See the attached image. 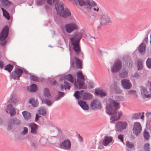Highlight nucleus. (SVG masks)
I'll use <instances>...</instances> for the list:
<instances>
[{
  "label": "nucleus",
  "instance_id": "1",
  "mask_svg": "<svg viewBox=\"0 0 151 151\" xmlns=\"http://www.w3.org/2000/svg\"><path fill=\"white\" fill-rule=\"evenodd\" d=\"M119 108V103L111 99H109L107 101L106 112L108 114H112Z\"/></svg>",
  "mask_w": 151,
  "mask_h": 151
},
{
  "label": "nucleus",
  "instance_id": "2",
  "mask_svg": "<svg viewBox=\"0 0 151 151\" xmlns=\"http://www.w3.org/2000/svg\"><path fill=\"white\" fill-rule=\"evenodd\" d=\"M82 35V34L79 33L70 39L71 44L73 47L76 55H78L81 51L79 43Z\"/></svg>",
  "mask_w": 151,
  "mask_h": 151
},
{
  "label": "nucleus",
  "instance_id": "3",
  "mask_svg": "<svg viewBox=\"0 0 151 151\" xmlns=\"http://www.w3.org/2000/svg\"><path fill=\"white\" fill-rule=\"evenodd\" d=\"M64 4L63 3H60L57 6H56L55 8L60 16L64 17H66L70 16L71 13L69 12L68 9L63 8Z\"/></svg>",
  "mask_w": 151,
  "mask_h": 151
},
{
  "label": "nucleus",
  "instance_id": "4",
  "mask_svg": "<svg viewBox=\"0 0 151 151\" xmlns=\"http://www.w3.org/2000/svg\"><path fill=\"white\" fill-rule=\"evenodd\" d=\"M9 30L8 26L5 25L1 31L0 35V44L1 46L4 45L6 44V40L8 36Z\"/></svg>",
  "mask_w": 151,
  "mask_h": 151
},
{
  "label": "nucleus",
  "instance_id": "5",
  "mask_svg": "<svg viewBox=\"0 0 151 151\" xmlns=\"http://www.w3.org/2000/svg\"><path fill=\"white\" fill-rule=\"evenodd\" d=\"M77 77V82L74 83L75 86L78 88H82L83 86V81L85 80V78L81 71H79L76 73Z\"/></svg>",
  "mask_w": 151,
  "mask_h": 151
},
{
  "label": "nucleus",
  "instance_id": "6",
  "mask_svg": "<svg viewBox=\"0 0 151 151\" xmlns=\"http://www.w3.org/2000/svg\"><path fill=\"white\" fill-rule=\"evenodd\" d=\"M83 91L82 90L80 93L78 91H76L74 94V96L77 99L81 98L83 100L90 99L92 98L91 94L88 93H83Z\"/></svg>",
  "mask_w": 151,
  "mask_h": 151
},
{
  "label": "nucleus",
  "instance_id": "7",
  "mask_svg": "<svg viewBox=\"0 0 151 151\" xmlns=\"http://www.w3.org/2000/svg\"><path fill=\"white\" fill-rule=\"evenodd\" d=\"M127 125L128 123L126 121H118L115 125V129L118 132H121L126 128Z\"/></svg>",
  "mask_w": 151,
  "mask_h": 151
},
{
  "label": "nucleus",
  "instance_id": "8",
  "mask_svg": "<svg viewBox=\"0 0 151 151\" xmlns=\"http://www.w3.org/2000/svg\"><path fill=\"white\" fill-rule=\"evenodd\" d=\"M122 67L121 61L119 60H116L114 62L111 68V71L113 73L118 72Z\"/></svg>",
  "mask_w": 151,
  "mask_h": 151
},
{
  "label": "nucleus",
  "instance_id": "9",
  "mask_svg": "<svg viewBox=\"0 0 151 151\" xmlns=\"http://www.w3.org/2000/svg\"><path fill=\"white\" fill-rule=\"evenodd\" d=\"M44 96L43 99L45 103L48 106L51 105L52 104V102L49 99L50 98L51 96L49 93L48 89L46 88L44 89Z\"/></svg>",
  "mask_w": 151,
  "mask_h": 151
},
{
  "label": "nucleus",
  "instance_id": "10",
  "mask_svg": "<svg viewBox=\"0 0 151 151\" xmlns=\"http://www.w3.org/2000/svg\"><path fill=\"white\" fill-rule=\"evenodd\" d=\"M133 131L136 135H138L140 134L142 131V126L139 122H135L134 123Z\"/></svg>",
  "mask_w": 151,
  "mask_h": 151
},
{
  "label": "nucleus",
  "instance_id": "11",
  "mask_svg": "<svg viewBox=\"0 0 151 151\" xmlns=\"http://www.w3.org/2000/svg\"><path fill=\"white\" fill-rule=\"evenodd\" d=\"M99 19L101 23L104 24H108L111 22V20L108 16V12L103 13L99 16Z\"/></svg>",
  "mask_w": 151,
  "mask_h": 151
},
{
  "label": "nucleus",
  "instance_id": "12",
  "mask_svg": "<svg viewBox=\"0 0 151 151\" xmlns=\"http://www.w3.org/2000/svg\"><path fill=\"white\" fill-rule=\"evenodd\" d=\"M123 116V112L121 111H118L116 113L115 115H112L110 117V122L111 123H114L115 122L117 121L122 117Z\"/></svg>",
  "mask_w": 151,
  "mask_h": 151
},
{
  "label": "nucleus",
  "instance_id": "13",
  "mask_svg": "<svg viewBox=\"0 0 151 151\" xmlns=\"http://www.w3.org/2000/svg\"><path fill=\"white\" fill-rule=\"evenodd\" d=\"M6 112L9 114L11 116H12L16 114V110L13 107L12 104L9 103L8 101L7 103L6 107Z\"/></svg>",
  "mask_w": 151,
  "mask_h": 151
},
{
  "label": "nucleus",
  "instance_id": "14",
  "mask_svg": "<svg viewBox=\"0 0 151 151\" xmlns=\"http://www.w3.org/2000/svg\"><path fill=\"white\" fill-rule=\"evenodd\" d=\"M23 73V71L18 68H15L12 72V76L14 80H19V78L21 76Z\"/></svg>",
  "mask_w": 151,
  "mask_h": 151
},
{
  "label": "nucleus",
  "instance_id": "15",
  "mask_svg": "<svg viewBox=\"0 0 151 151\" xmlns=\"http://www.w3.org/2000/svg\"><path fill=\"white\" fill-rule=\"evenodd\" d=\"M71 147V142L69 139L64 140L60 145V147L65 150H69Z\"/></svg>",
  "mask_w": 151,
  "mask_h": 151
},
{
  "label": "nucleus",
  "instance_id": "16",
  "mask_svg": "<svg viewBox=\"0 0 151 151\" xmlns=\"http://www.w3.org/2000/svg\"><path fill=\"white\" fill-rule=\"evenodd\" d=\"M72 67L76 69L81 68V62L80 60L77 58H74L71 61Z\"/></svg>",
  "mask_w": 151,
  "mask_h": 151
},
{
  "label": "nucleus",
  "instance_id": "17",
  "mask_svg": "<svg viewBox=\"0 0 151 151\" xmlns=\"http://www.w3.org/2000/svg\"><path fill=\"white\" fill-rule=\"evenodd\" d=\"M78 29L77 26L74 23L68 24L65 26V30L66 32L69 33H70L73 31Z\"/></svg>",
  "mask_w": 151,
  "mask_h": 151
},
{
  "label": "nucleus",
  "instance_id": "18",
  "mask_svg": "<svg viewBox=\"0 0 151 151\" xmlns=\"http://www.w3.org/2000/svg\"><path fill=\"white\" fill-rule=\"evenodd\" d=\"M113 140V139L112 137L108 136H105L102 141V144L104 146L106 147L112 142Z\"/></svg>",
  "mask_w": 151,
  "mask_h": 151
},
{
  "label": "nucleus",
  "instance_id": "19",
  "mask_svg": "<svg viewBox=\"0 0 151 151\" xmlns=\"http://www.w3.org/2000/svg\"><path fill=\"white\" fill-rule=\"evenodd\" d=\"M122 87L124 89H129L132 87V84L127 79H123L121 81Z\"/></svg>",
  "mask_w": 151,
  "mask_h": 151
},
{
  "label": "nucleus",
  "instance_id": "20",
  "mask_svg": "<svg viewBox=\"0 0 151 151\" xmlns=\"http://www.w3.org/2000/svg\"><path fill=\"white\" fill-rule=\"evenodd\" d=\"M21 121L16 118L11 119L9 122L8 128L10 129L13 124L17 125L21 123Z\"/></svg>",
  "mask_w": 151,
  "mask_h": 151
},
{
  "label": "nucleus",
  "instance_id": "21",
  "mask_svg": "<svg viewBox=\"0 0 151 151\" xmlns=\"http://www.w3.org/2000/svg\"><path fill=\"white\" fill-rule=\"evenodd\" d=\"M90 105L92 109H100L101 107V104L100 102L96 100H94L92 101Z\"/></svg>",
  "mask_w": 151,
  "mask_h": 151
},
{
  "label": "nucleus",
  "instance_id": "22",
  "mask_svg": "<svg viewBox=\"0 0 151 151\" xmlns=\"http://www.w3.org/2000/svg\"><path fill=\"white\" fill-rule=\"evenodd\" d=\"M20 101V99L15 95H12L8 101L9 103H12L14 104H18Z\"/></svg>",
  "mask_w": 151,
  "mask_h": 151
},
{
  "label": "nucleus",
  "instance_id": "23",
  "mask_svg": "<svg viewBox=\"0 0 151 151\" xmlns=\"http://www.w3.org/2000/svg\"><path fill=\"white\" fill-rule=\"evenodd\" d=\"M78 103L83 110H86L88 109L89 106L88 104H86V102L81 100L78 101Z\"/></svg>",
  "mask_w": 151,
  "mask_h": 151
},
{
  "label": "nucleus",
  "instance_id": "24",
  "mask_svg": "<svg viewBox=\"0 0 151 151\" xmlns=\"http://www.w3.org/2000/svg\"><path fill=\"white\" fill-rule=\"evenodd\" d=\"M29 126L31 129V132L34 134H37V130L38 128V126L34 123L30 124Z\"/></svg>",
  "mask_w": 151,
  "mask_h": 151
},
{
  "label": "nucleus",
  "instance_id": "25",
  "mask_svg": "<svg viewBox=\"0 0 151 151\" xmlns=\"http://www.w3.org/2000/svg\"><path fill=\"white\" fill-rule=\"evenodd\" d=\"M119 76L121 78H125L128 76V71L125 69H123L119 73Z\"/></svg>",
  "mask_w": 151,
  "mask_h": 151
},
{
  "label": "nucleus",
  "instance_id": "26",
  "mask_svg": "<svg viewBox=\"0 0 151 151\" xmlns=\"http://www.w3.org/2000/svg\"><path fill=\"white\" fill-rule=\"evenodd\" d=\"M22 113L25 119L27 120L31 119V115L30 113L24 111H23Z\"/></svg>",
  "mask_w": 151,
  "mask_h": 151
},
{
  "label": "nucleus",
  "instance_id": "27",
  "mask_svg": "<svg viewBox=\"0 0 151 151\" xmlns=\"http://www.w3.org/2000/svg\"><path fill=\"white\" fill-rule=\"evenodd\" d=\"M3 7L6 8H8L11 5V3L7 0H0Z\"/></svg>",
  "mask_w": 151,
  "mask_h": 151
},
{
  "label": "nucleus",
  "instance_id": "28",
  "mask_svg": "<svg viewBox=\"0 0 151 151\" xmlns=\"http://www.w3.org/2000/svg\"><path fill=\"white\" fill-rule=\"evenodd\" d=\"M58 0H47V2L48 4L51 5H55V7L59 4L62 3H60L58 4Z\"/></svg>",
  "mask_w": 151,
  "mask_h": 151
},
{
  "label": "nucleus",
  "instance_id": "29",
  "mask_svg": "<svg viewBox=\"0 0 151 151\" xmlns=\"http://www.w3.org/2000/svg\"><path fill=\"white\" fill-rule=\"evenodd\" d=\"M27 89L30 91L35 92L37 90V86L35 84H32L29 86Z\"/></svg>",
  "mask_w": 151,
  "mask_h": 151
},
{
  "label": "nucleus",
  "instance_id": "30",
  "mask_svg": "<svg viewBox=\"0 0 151 151\" xmlns=\"http://www.w3.org/2000/svg\"><path fill=\"white\" fill-rule=\"evenodd\" d=\"M95 93L101 97H104L106 95V93L104 91L100 90H96Z\"/></svg>",
  "mask_w": 151,
  "mask_h": 151
},
{
  "label": "nucleus",
  "instance_id": "31",
  "mask_svg": "<svg viewBox=\"0 0 151 151\" xmlns=\"http://www.w3.org/2000/svg\"><path fill=\"white\" fill-rule=\"evenodd\" d=\"M47 112V111L46 108L44 107H41L38 110L39 113L43 116L45 115Z\"/></svg>",
  "mask_w": 151,
  "mask_h": 151
},
{
  "label": "nucleus",
  "instance_id": "32",
  "mask_svg": "<svg viewBox=\"0 0 151 151\" xmlns=\"http://www.w3.org/2000/svg\"><path fill=\"white\" fill-rule=\"evenodd\" d=\"M64 78L66 80L69 81L71 83H73L74 81V79L72 76L70 74H68L65 75L64 77Z\"/></svg>",
  "mask_w": 151,
  "mask_h": 151
},
{
  "label": "nucleus",
  "instance_id": "33",
  "mask_svg": "<svg viewBox=\"0 0 151 151\" xmlns=\"http://www.w3.org/2000/svg\"><path fill=\"white\" fill-rule=\"evenodd\" d=\"M29 103L32 105L34 106L35 107L38 105L37 100V99L35 100L33 99H30L29 100Z\"/></svg>",
  "mask_w": 151,
  "mask_h": 151
},
{
  "label": "nucleus",
  "instance_id": "34",
  "mask_svg": "<svg viewBox=\"0 0 151 151\" xmlns=\"http://www.w3.org/2000/svg\"><path fill=\"white\" fill-rule=\"evenodd\" d=\"M64 84H65L66 87L64 85L61 84L60 85V89L61 90H63V89H65L66 88L68 90H69L70 88V86L69 83L67 82H64Z\"/></svg>",
  "mask_w": 151,
  "mask_h": 151
},
{
  "label": "nucleus",
  "instance_id": "35",
  "mask_svg": "<svg viewBox=\"0 0 151 151\" xmlns=\"http://www.w3.org/2000/svg\"><path fill=\"white\" fill-rule=\"evenodd\" d=\"M1 9L3 11V13L4 16L8 20L10 19V16L9 13L3 8H1Z\"/></svg>",
  "mask_w": 151,
  "mask_h": 151
},
{
  "label": "nucleus",
  "instance_id": "36",
  "mask_svg": "<svg viewBox=\"0 0 151 151\" xmlns=\"http://www.w3.org/2000/svg\"><path fill=\"white\" fill-rule=\"evenodd\" d=\"M145 44L144 43H142L139 48V50L140 52L142 53L143 52L145 49Z\"/></svg>",
  "mask_w": 151,
  "mask_h": 151
},
{
  "label": "nucleus",
  "instance_id": "37",
  "mask_svg": "<svg viewBox=\"0 0 151 151\" xmlns=\"http://www.w3.org/2000/svg\"><path fill=\"white\" fill-rule=\"evenodd\" d=\"M13 68V66L12 65L9 64L5 66L4 69L7 70L9 72H11V71L12 70Z\"/></svg>",
  "mask_w": 151,
  "mask_h": 151
},
{
  "label": "nucleus",
  "instance_id": "38",
  "mask_svg": "<svg viewBox=\"0 0 151 151\" xmlns=\"http://www.w3.org/2000/svg\"><path fill=\"white\" fill-rule=\"evenodd\" d=\"M138 69L140 70L142 67V62L141 60H139L137 63Z\"/></svg>",
  "mask_w": 151,
  "mask_h": 151
},
{
  "label": "nucleus",
  "instance_id": "39",
  "mask_svg": "<svg viewBox=\"0 0 151 151\" xmlns=\"http://www.w3.org/2000/svg\"><path fill=\"white\" fill-rule=\"evenodd\" d=\"M126 145L127 147L130 148H133L134 147V144L129 141H127L126 143Z\"/></svg>",
  "mask_w": 151,
  "mask_h": 151
},
{
  "label": "nucleus",
  "instance_id": "40",
  "mask_svg": "<svg viewBox=\"0 0 151 151\" xmlns=\"http://www.w3.org/2000/svg\"><path fill=\"white\" fill-rule=\"evenodd\" d=\"M144 137L146 139H148L149 137V133L146 130L144 131Z\"/></svg>",
  "mask_w": 151,
  "mask_h": 151
},
{
  "label": "nucleus",
  "instance_id": "41",
  "mask_svg": "<svg viewBox=\"0 0 151 151\" xmlns=\"http://www.w3.org/2000/svg\"><path fill=\"white\" fill-rule=\"evenodd\" d=\"M148 68H151V58H148L146 62Z\"/></svg>",
  "mask_w": 151,
  "mask_h": 151
},
{
  "label": "nucleus",
  "instance_id": "42",
  "mask_svg": "<svg viewBox=\"0 0 151 151\" xmlns=\"http://www.w3.org/2000/svg\"><path fill=\"white\" fill-rule=\"evenodd\" d=\"M22 132L21 134L23 135L27 134L28 132V129L27 127H23L22 128Z\"/></svg>",
  "mask_w": 151,
  "mask_h": 151
},
{
  "label": "nucleus",
  "instance_id": "43",
  "mask_svg": "<svg viewBox=\"0 0 151 151\" xmlns=\"http://www.w3.org/2000/svg\"><path fill=\"white\" fill-rule=\"evenodd\" d=\"M149 144L147 143L145 144L144 146V149L145 151H150L149 150Z\"/></svg>",
  "mask_w": 151,
  "mask_h": 151
},
{
  "label": "nucleus",
  "instance_id": "44",
  "mask_svg": "<svg viewBox=\"0 0 151 151\" xmlns=\"http://www.w3.org/2000/svg\"><path fill=\"white\" fill-rule=\"evenodd\" d=\"M140 116V114L139 113H135L132 116V118L134 119H138Z\"/></svg>",
  "mask_w": 151,
  "mask_h": 151
},
{
  "label": "nucleus",
  "instance_id": "45",
  "mask_svg": "<svg viewBox=\"0 0 151 151\" xmlns=\"http://www.w3.org/2000/svg\"><path fill=\"white\" fill-rule=\"evenodd\" d=\"M118 138L122 143L124 144V136L123 135L119 134L118 136Z\"/></svg>",
  "mask_w": 151,
  "mask_h": 151
},
{
  "label": "nucleus",
  "instance_id": "46",
  "mask_svg": "<svg viewBox=\"0 0 151 151\" xmlns=\"http://www.w3.org/2000/svg\"><path fill=\"white\" fill-rule=\"evenodd\" d=\"M30 78L32 81H38V78L37 77L33 75L30 76Z\"/></svg>",
  "mask_w": 151,
  "mask_h": 151
},
{
  "label": "nucleus",
  "instance_id": "47",
  "mask_svg": "<svg viewBox=\"0 0 151 151\" xmlns=\"http://www.w3.org/2000/svg\"><path fill=\"white\" fill-rule=\"evenodd\" d=\"M104 147L102 145H99V146L98 147V149H99L100 150L103 149H104Z\"/></svg>",
  "mask_w": 151,
  "mask_h": 151
},
{
  "label": "nucleus",
  "instance_id": "48",
  "mask_svg": "<svg viewBox=\"0 0 151 151\" xmlns=\"http://www.w3.org/2000/svg\"><path fill=\"white\" fill-rule=\"evenodd\" d=\"M4 65L2 61H0V68H2L4 67Z\"/></svg>",
  "mask_w": 151,
  "mask_h": 151
},
{
  "label": "nucleus",
  "instance_id": "49",
  "mask_svg": "<svg viewBox=\"0 0 151 151\" xmlns=\"http://www.w3.org/2000/svg\"><path fill=\"white\" fill-rule=\"evenodd\" d=\"M127 62L128 63H129V65H128V66H132V61L130 60H128Z\"/></svg>",
  "mask_w": 151,
  "mask_h": 151
},
{
  "label": "nucleus",
  "instance_id": "50",
  "mask_svg": "<svg viewBox=\"0 0 151 151\" xmlns=\"http://www.w3.org/2000/svg\"><path fill=\"white\" fill-rule=\"evenodd\" d=\"M64 95V93H63L62 92H59L58 93V95L59 96V97H60L61 96H63Z\"/></svg>",
  "mask_w": 151,
  "mask_h": 151
},
{
  "label": "nucleus",
  "instance_id": "51",
  "mask_svg": "<svg viewBox=\"0 0 151 151\" xmlns=\"http://www.w3.org/2000/svg\"><path fill=\"white\" fill-rule=\"evenodd\" d=\"M40 116L38 115V114H36V117H35V121L36 122H37L38 121L39 117Z\"/></svg>",
  "mask_w": 151,
  "mask_h": 151
},
{
  "label": "nucleus",
  "instance_id": "52",
  "mask_svg": "<svg viewBox=\"0 0 151 151\" xmlns=\"http://www.w3.org/2000/svg\"><path fill=\"white\" fill-rule=\"evenodd\" d=\"M133 77H139V75L138 73H135L134 75H133Z\"/></svg>",
  "mask_w": 151,
  "mask_h": 151
},
{
  "label": "nucleus",
  "instance_id": "53",
  "mask_svg": "<svg viewBox=\"0 0 151 151\" xmlns=\"http://www.w3.org/2000/svg\"><path fill=\"white\" fill-rule=\"evenodd\" d=\"M134 92L135 91L134 90H130L128 91V93L129 94H131L132 93Z\"/></svg>",
  "mask_w": 151,
  "mask_h": 151
},
{
  "label": "nucleus",
  "instance_id": "54",
  "mask_svg": "<svg viewBox=\"0 0 151 151\" xmlns=\"http://www.w3.org/2000/svg\"><path fill=\"white\" fill-rule=\"evenodd\" d=\"M93 10L94 11H96V12H98V11L99 10V8L98 7H94L93 8Z\"/></svg>",
  "mask_w": 151,
  "mask_h": 151
},
{
  "label": "nucleus",
  "instance_id": "55",
  "mask_svg": "<svg viewBox=\"0 0 151 151\" xmlns=\"http://www.w3.org/2000/svg\"><path fill=\"white\" fill-rule=\"evenodd\" d=\"M144 114H143L141 116V119H142V120H143L144 119Z\"/></svg>",
  "mask_w": 151,
  "mask_h": 151
},
{
  "label": "nucleus",
  "instance_id": "56",
  "mask_svg": "<svg viewBox=\"0 0 151 151\" xmlns=\"http://www.w3.org/2000/svg\"><path fill=\"white\" fill-rule=\"evenodd\" d=\"M117 99H116V101H120V100H121V99H119V96L117 97Z\"/></svg>",
  "mask_w": 151,
  "mask_h": 151
},
{
  "label": "nucleus",
  "instance_id": "57",
  "mask_svg": "<svg viewBox=\"0 0 151 151\" xmlns=\"http://www.w3.org/2000/svg\"><path fill=\"white\" fill-rule=\"evenodd\" d=\"M53 83H54L53 84V85H54V83H55V80H54V81H53Z\"/></svg>",
  "mask_w": 151,
  "mask_h": 151
},
{
  "label": "nucleus",
  "instance_id": "58",
  "mask_svg": "<svg viewBox=\"0 0 151 151\" xmlns=\"http://www.w3.org/2000/svg\"><path fill=\"white\" fill-rule=\"evenodd\" d=\"M79 138H81H81H81V137L80 136V135H79Z\"/></svg>",
  "mask_w": 151,
  "mask_h": 151
},
{
  "label": "nucleus",
  "instance_id": "59",
  "mask_svg": "<svg viewBox=\"0 0 151 151\" xmlns=\"http://www.w3.org/2000/svg\"><path fill=\"white\" fill-rule=\"evenodd\" d=\"M150 38H151V40H150V43H151V35H150Z\"/></svg>",
  "mask_w": 151,
  "mask_h": 151
}]
</instances>
